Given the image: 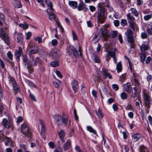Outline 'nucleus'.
Listing matches in <instances>:
<instances>
[{"instance_id":"f257e3e1","label":"nucleus","mask_w":152,"mask_h":152,"mask_svg":"<svg viewBox=\"0 0 152 152\" xmlns=\"http://www.w3.org/2000/svg\"><path fill=\"white\" fill-rule=\"evenodd\" d=\"M23 64L27 66V68L29 73H32L34 71V69L32 67V64H33L34 66H36L37 65L39 61V59L36 58L34 59L33 57L31 58L30 61H28L27 59L26 56H24L23 58Z\"/></svg>"},{"instance_id":"f03ea898","label":"nucleus","mask_w":152,"mask_h":152,"mask_svg":"<svg viewBox=\"0 0 152 152\" xmlns=\"http://www.w3.org/2000/svg\"><path fill=\"white\" fill-rule=\"evenodd\" d=\"M21 131L23 134L26 136L30 137L31 134L27 124L26 123H24L21 125Z\"/></svg>"},{"instance_id":"7ed1b4c3","label":"nucleus","mask_w":152,"mask_h":152,"mask_svg":"<svg viewBox=\"0 0 152 152\" xmlns=\"http://www.w3.org/2000/svg\"><path fill=\"white\" fill-rule=\"evenodd\" d=\"M47 5L48 7H49V8L47 9V12L48 13H49V11L51 13H50V14L49 18L51 20H54L55 19V15L53 14L52 13L53 10V5L52 3L50 2H49L47 3Z\"/></svg>"},{"instance_id":"20e7f679","label":"nucleus","mask_w":152,"mask_h":152,"mask_svg":"<svg viewBox=\"0 0 152 152\" xmlns=\"http://www.w3.org/2000/svg\"><path fill=\"white\" fill-rule=\"evenodd\" d=\"M144 95V100L147 105H148L151 103V99L149 96L148 91L146 90H144L143 91Z\"/></svg>"},{"instance_id":"39448f33","label":"nucleus","mask_w":152,"mask_h":152,"mask_svg":"<svg viewBox=\"0 0 152 152\" xmlns=\"http://www.w3.org/2000/svg\"><path fill=\"white\" fill-rule=\"evenodd\" d=\"M0 36L2 38L5 43L7 45L10 43V42L7 34L4 32L3 30L0 28Z\"/></svg>"},{"instance_id":"423d86ee","label":"nucleus","mask_w":152,"mask_h":152,"mask_svg":"<svg viewBox=\"0 0 152 152\" xmlns=\"http://www.w3.org/2000/svg\"><path fill=\"white\" fill-rule=\"evenodd\" d=\"M125 34L127 37L128 42L131 43H132L134 41V37L133 33L131 29H129Z\"/></svg>"},{"instance_id":"0eeeda50","label":"nucleus","mask_w":152,"mask_h":152,"mask_svg":"<svg viewBox=\"0 0 152 152\" xmlns=\"http://www.w3.org/2000/svg\"><path fill=\"white\" fill-rule=\"evenodd\" d=\"M66 52L69 54V55H70L73 58H76V50L75 48L71 46L67 48L66 49Z\"/></svg>"},{"instance_id":"6e6552de","label":"nucleus","mask_w":152,"mask_h":152,"mask_svg":"<svg viewBox=\"0 0 152 152\" xmlns=\"http://www.w3.org/2000/svg\"><path fill=\"white\" fill-rule=\"evenodd\" d=\"M104 12H103V10H102L101 12H99L97 17L98 21L101 23H103L105 20Z\"/></svg>"},{"instance_id":"1a4fd4ad","label":"nucleus","mask_w":152,"mask_h":152,"mask_svg":"<svg viewBox=\"0 0 152 152\" xmlns=\"http://www.w3.org/2000/svg\"><path fill=\"white\" fill-rule=\"evenodd\" d=\"M108 26V25H105L104 26L103 28H101L99 29L100 31L101 32L102 35L104 38L108 37L109 36L108 31L106 30Z\"/></svg>"},{"instance_id":"9d476101","label":"nucleus","mask_w":152,"mask_h":152,"mask_svg":"<svg viewBox=\"0 0 152 152\" xmlns=\"http://www.w3.org/2000/svg\"><path fill=\"white\" fill-rule=\"evenodd\" d=\"M102 72L103 75V78L105 79L107 77L110 79H112V76L108 72L107 70L105 68H102Z\"/></svg>"},{"instance_id":"9b49d317","label":"nucleus","mask_w":152,"mask_h":152,"mask_svg":"<svg viewBox=\"0 0 152 152\" xmlns=\"http://www.w3.org/2000/svg\"><path fill=\"white\" fill-rule=\"evenodd\" d=\"M133 79L134 81V84L135 86V87H134L133 89L135 91L134 93H137V91H139L140 88V85L136 77H134Z\"/></svg>"},{"instance_id":"f8f14e48","label":"nucleus","mask_w":152,"mask_h":152,"mask_svg":"<svg viewBox=\"0 0 152 152\" xmlns=\"http://www.w3.org/2000/svg\"><path fill=\"white\" fill-rule=\"evenodd\" d=\"M6 145H10V146H13L14 145V142L11 140L10 138L7 137L4 140Z\"/></svg>"},{"instance_id":"ddd939ff","label":"nucleus","mask_w":152,"mask_h":152,"mask_svg":"<svg viewBox=\"0 0 152 152\" xmlns=\"http://www.w3.org/2000/svg\"><path fill=\"white\" fill-rule=\"evenodd\" d=\"M77 9L79 11L83 10L85 11L88 10V8L86 7V4L83 3H80L79 4Z\"/></svg>"},{"instance_id":"4468645a","label":"nucleus","mask_w":152,"mask_h":152,"mask_svg":"<svg viewBox=\"0 0 152 152\" xmlns=\"http://www.w3.org/2000/svg\"><path fill=\"white\" fill-rule=\"evenodd\" d=\"M58 133L60 139L61 141L63 143H64V139L65 135L64 131L63 130H61Z\"/></svg>"},{"instance_id":"2eb2a0df","label":"nucleus","mask_w":152,"mask_h":152,"mask_svg":"<svg viewBox=\"0 0 152 152\" xmlns=\"http://www.w3.org/2000/svg\"><path fill=\"white\" fill-rule=\"evenodd\" d=\"M29 54H35L37 53L38 52L37 48L35 46H32L29 49Z\"/></svg>"},{"instance_id":"dca6fc26","label":"nucleus","mask_w":152,"mask_h":152,"mask_svg":"<svg viewBox=\"0 0 152 152\" xmlns=\"http://www.w3.org/2000/svg\"><path fill=\"white\" fill-rule=\"evenodd\" d=\"M141 137V134L136 133L133 135L132 141L133 142H136Z\"/></svg>"},{"instance_id":"f3484780","label":"nucleus","mask_w":152,"mask_h":152,"mask_svg":"<svg viewBox=\"0 0 152 152\" xmlns=\"http://www.w3.org/2000/svg\"><path fill=\"white\" fill-rule=\"evenodd\" d=\"M2 123L5 127L8 129L10 127L11 124L10 122L7 119L5 118L3 120Z\"/></svg>"},{"instance_id":"a211bd4d","label":"nucleus","mask_w":152,"mask_h":152,"mask_svg":"<svg viewBox=\"0 0 152 152\" xmlns=\"http://www.w3.org/2000/svg\"><path fill=\"white\" fill-rule=\"evenodd\" d=\"M22 53V49L21 47H19L18 50H17L15 53V56L16 58L19 59V58L21 56V54Z\"/></svg>"},{"instance_id":"6ab92c4d","label":"nucleus","mask_w":152,"mask_h":152,"mask_svg":"<svg viewBox=\"0 0 152 152\" xmlns=\"http://www.w3.org/2000/svg\"><path fill=\"white\" fill-rule=\"evenodd\" d=\"M131 84L129 83H128L124 84L123 86L124 89L125 91L128 92H129L131 90Z\"/></svg>"},{"instance_id":"aec40b11","label":"nucleus","mask_w":152,"mask_h":152,"mask_svg":"<svg viewBox=\"0 0 152 152\" xmlns=\"http://www.w3.org/2000/svg\"><path fill=\"white\" fill-rule=\"evenodd\" d=\"M39 122L41 126V134H44L45 131V123L43 121L40 120H39Z\"/></svg>"},{"instance_id":"412c9836","label":"nucleus","mask_w":152,"mask_h":152,"mask_svg":"<svg viewBox=\"0 0 152 152\" xmlns=\"http://www.w3.org/2000/svg\"><path fill=\"white\" fill-rule=\"evenodd\" d=\"M70 147V142L68 140L63 146L64 150V151L69 149Z\"/></svg>"},{"instance_id":"4be33fe9","label":"nucleus","mask_w":152,"mask_h":152,"mask_svg":"<svg viewBox=\"0 0 152 152\" xmlns=\"http://www.w3.org/2000/svg\"><path fill=\"white\" fill-rule=\"evenodd\" d=\"M17 42L18 43H21L23 40V35L21 33H18L17 34Z\"/></svg>"},{"instance_id":"5701e85b","label":"nucleus","mask_w":152,"mask_h":152,"mask_svg":"<svg viewBox=\"0 0 152 152\" xmlns=\"http://www.w3.org/2000/svg\"><path fill=\"white\" fill-rule=\"evenodd\" d=\"M146 30L148 34L152 35V24H148L147 25Z\"/></svg>"},{"instance_id":"b1692460","label":"nucleus","mask_w":152,"mask_h":152,"mask_svg":"<svg viewBox=\"0 0 152 152\" xmlns=\"http://www.w3.org/2000/svg\"><path fill=\"white\" fill-rule=\"evenodd\" d=\"M62 122L63 123L66 124H67L68 120V115L65 114H63L62 117Z\"/></svg>"},{"instance_id":"393cba45","label":"nucleus","mask_w":152,"mask_h":152,"mask_svg":"<svg viewBox=\"0 0 152 152\" xmlns=\"http://www.w3.org/2000/svg\"><path fill=\"white\" fill-rule=\"evenodd\" d=\"M127 17L128 19L129 22L130 23L133 22L135 20L134 18L132 16L130 13H129L127 15Z\"/></svg>"},{"instance_id":"a878e982","label":"nucleus","mask_w":152,"mask_h":152,"mask_svg":"<svg viewBox=\"0 0 152 152\" xmlns=\"http://www.w3.org/2000/svg\"><path fill=\"white\" fill-rule=\"evenodd\" d=\"M99 91L101 96H102V92L106 94H107V90L104 86L101 87V88L99 89Z\"/></svg>"},{"instance_id":"bb28decb","label":"nucleus","mask_w":152,"mask_h":152,"mask_svg":"<svg viewBox=\"0 0 152 152\" xmlns=\"http://www.w3.org/2000/svg\"><path fill=\"white\" fill-rule=\"evenodd\" d=\"M139 148V152H149L147 148L144 145L140 146Z\"/></svg>"},{"instance_id":"cd10ccee","label":"nucleus","mask_w":152,"mask_h":152,"mask_svg":"<svg viewBox=\"0 0 152 152\" xmlns=\"http://www.w3.org/2000/svg\"><path fill=\"white\" fill-rule=\"evenodd\" d=\"M104 3H100L98 4V6L99 10V12H101V10H103V12H104Z\"/></svg>"},{"instance_id":"c85d7f7f","label":"nucleus","mask_w":152,"mask_h":152,"mask_svg":"<svg viewBox=\"0 0 152 152\" xmlns=\"http://www.w3.org/2000/svg\"><path fill=\"white\" fill-rule=\"evenodd\" d=\"M87 130L89 131L90 132L93 133L94 134H96L97 136V135L96 134V131L94 130L91 126H87Z\"/></svg>"},{"instance_id":"c756f323","label":"nucleus","mask_w":152,"mask_h":152,"mask_svg":"<svg viewBox=\"0 0 152 152\" xmlns=\"http://www.w3.org/2000/svg\"><path fill=\"white\" fill-rule=\"evenodd\" d=\"M130 11L132 12V13L135 16H137L138 15V12L134 8H131L130 9Z\"/></svg>"},{"instance_id":"7c9ffc66","label":"nucleus","mask_w":152,"mask_h":152,"mask_svg":"<svg viewBox=\"0 0 152 152\" xmlns=\"http://www.w3.org/2000/svg\"><path fill=\"white\" fill-rule=\"evenodd\" d=\"M140 49L142 51H145L148 49V46L145 44H143L140 46Z\"/></svg>"},{"instance_id":"2f4dec72","label":"nucleus","mask_w":152,"mask_h":152,"mask_svg":"<svg viewBox=\"0 0 152 152\" xmlns=\"http://www.w3.org/2000/svg\"><path fill=\"white\" fill-rule=\"evenodd\" d=\"M62 118L61 116L59 115H56L55 116V119L57 122L58 125L61 124V120Z\"/></svg>"},{"instance_id":"473e14b6","label":"nucleus","mask_w":152,"mask_h":152,"mask_svg":"<svg viewBox=\"0 0 152 152\" xmlns=\"http://www.w3.org/2000/svg\"><path fill=\"white\" fill-rule=\"evenodd\" d=\"M129 26L134 31L135 30H137L138 29V28L137 27L136 24H135L133 22L130 23L129 24Z\"/></svg>"},{"instance_id":"72a5a7b5","label":"nucleus","mask_w":152,"mask_h":152,"mask_svg":"<svg viewBox=\"0 0 152 152\" xmlns=\"http://www.w3.org/2000/svg\"><path fill=\"white\" fill-rule=\"evenodd\" d=\"M116 69L118 72L121 71L122 70V64L121 62H118L116 65Z\"/></svg>"},{"instance_id":"f704fd0d","label":"nucleus","mask_w":152,"mask_h":152,"mask_svg":"<svg viewBox=\"0 0 152 152\" xmlns=\"http://www.w3.org/2000/svg\"><path fill=\"white\" fill-rule=\"evenodd\" d=\"M69 4L73 8L75 9L76 8V2L75 1H69Z\"/></svg>"},{"instance_id":"c9c22d12","label":"nucleus","mask_w":152,"mask_h":152,"mask_svg":"<svg viewBox=\"0 0 152 152\" xmlns=\"http://www.w3.org/2000/svg\"><path fill=\"white\" fill-rule=\"evenodd\" d=\"M4 21V17L3 15L0 13V25L2 26Z\"/></svg>"},{"instance_id":"e433bc0d","label":"nucleus","mask_w":152,"mask_h":152,"mask_svg":"<svg viewBox=\"0 0 152 152\" xmlns=\"http://www.w3.org/2000/svg\"><path fill=\"white\" fill-rule=\"evenodd\" d=\"M97 115L99 118H102L103 117V114L99 109L98 112L97 113Z\"/></svg>"},{"instance_id":"4c0bfd02","label":"nucleus","mask_w":152,"mask_h":152,"mask_svg":"<svg viewBox=\"0 0 152 152\" xmlns=\"http://www.w3.org/2000/svg\"><path fill=\"white\" fill-rule=\"evenodd\" d=\"M127 94L125 92H123L121 94V97L122 99H126L127 98Z\"/></svg>"},{"instance_id":"58836bf2","label":"nucleus","mask_w":152,"mask_h":152,"mask_svg":"<svg viewBox=\"0 0 152 152\" xmlns=\"http://www.w3.org/2000/svg\"><path fill=\"white\" fill-rule=\"evenodd\" d=\"M76 81L75 80H73L72 84V87L75 93L76 92Z\"/></svg>"},{"instance_id":"ea45409f","label":"nucleus","mask_w":152,"mask_h":152,"mask_svg":"<svg viewBox=\"0 0 152 152\" xmlns=\"http://www.w3.org/2000/svg\"><path fill=\"white\" fill-rule=\"evenodd\" d=\"M13 90L16 92H18L19 91V89L18 86L17 85L16 83L13 84Z\"/></svg>"},{"instance_id":"a19ab883","label":"nucleus","mask_w":152,"mask_h":152,"mask_svg":"<svg viewBox=\"0 0 152 152\" xmlns=\"http://www.w3.org/2000/svg\"><path fill=\"white\" fill-rule=\"evenodd\" d=\"M126 109L128 110H130L134 111V109L131 104H129L126 107Z\"/></svg>"},{"instance_id":"79ce46f5","label":"nucleus","mask_w":152,"mask_h":152,"mask_svg":"<svg viewBox=\"0 0 152 152\" xmlns=\"http://www.w3.org/2000/svg\"><path fill=\"white\" fill-rule=\"evenodd\" d=\"M19 26L23 28L24 29H26L28 28V25L27 24L25 23L24 24H20Z\"/></svg>"},{"instance_id":"37998d69","label":"nucleus","mask_w":152,"mask_h":152,"mask_svg":"<svg viewBox=\"0 0 152 152\" xmlns=\"http://www.w3.org/2000/svg\"><path fill=\"white\" fill-rule=\"evenodd\" d=\"M121 24L122 26H125L127 24V21L124 19H122L121 21Z\"/></svg>"},{"instance_id":"c03bdc74","label":"nucleus","mask_w":152,"mask_h":152,"mask_svg":"<svg viewBox=\"0 0 152 152\" xmlns=\"http://www.w3.org/2000/svg\"><path fill=\"white\" fill-rule=\"evenodd\" d=\"M152 14L145 15L144 17V19L145 20H148L152 18Z\"/></svg>"},{"instance_id":"a18cd8bd","label":"nucleus","mask_w":152,"mask_h":152,"mask_svg":"<svg viewBox=\"0 0 152 152\" xmlns=\"http://www.w3.org/2000/svg\"><path fill=\"white\" fill-rule=\"evenodd\" d=\"M50 65L52 67H57L58 66V64L57 61H54L51 62Z\"/></svg>"},{"instance_id":"49530a36","label":"nucleus","mask_w":152,"mask_h":152,"mask_svg":"<svg viewBox=\"0 0 152 152\" xmlns=\"http://www.w3.org/2000/svg\"><path fill=\"white\" fill-rule=\"evenodd\" d=\"M9 79L10 83L12 84L16 83L15 80L13 77H9Z\"/></svg>"},{"instance_id":"de8ad7c7","label":"nucleus","mask_w":152,"mask_h":152,"mask_svg":"<svg viewBox=\"0 0 152 152\" xmlns=\"http://www.w3.org/2000/svg\"><path fill=\"white\" fill-rule=\"evenodd\" d=\"M140 57L141 61L142 62H144L146 58V56L145 55L144 53H142L140 55Z\"/></svg>"},{"instance_id":"09e8293b","label":"nucleus","mask_w":152,"mask_h":152,"mask_svg":"<svg viewBox=\"0 0 152 152\" xmlns=\"http://www.w3.org/2000/svg\"><path fill=\"white\" fill-rule=\"evenodd\" d=\"M50 55H52L53 57L54 58L57 57V52L55 51H52L50 53Z\"/></svg>"},{"instance_id":"8fccbe9b","label":"nucleus","mask_w":152,"mask_h":152,"mask_svg":"<svg viewBox=\"0 0 152 152\" xmlns=\"http://www.w3.org/2000/svg\"><path fill=\"white\" fill-rule=\"evenodd\" d=\"M34 39L35 40L37 41L39 43H40L42 42V39L41 38L39 37H35Z\"/></svg>"},{"instance_id":"3c124183","label":"nucleus","mask_w":152,"mask_h":152,"mask_svg":"<svg viewBox=\"0 0 152 152\" xmlns=\"http://www.w3.org/2000/svg\"><path fill=\"white\" fill-rule=\"evenodd\" d=\"M7 137L4 135L3 133L0 134V140L2 141L5 140Z\"/></svg>"},{"instance_id":"603ef678","label":"nucleus","mask_w":152,"mask_h":152,"mask_svg":"<svg viewBox=\"0 0 152 152\" xmlns=\"http://www.w3.org/2000/svg\"><path fill=\"white\" fill-rule=\"evenodd\" d=\"M115 53L113 51H109L107 55L113 57L115 56Z\"/></svg>"},{"instance_id":"864d4df0","label":"nucleus","mask_w":152,"mask_h":152,"mask_svg":"<svg viewBox=\"0 0 152 152\" xmlns=\"http://www.w3.org/2000/svg\"><path fill=\"white\" fill-rule=\"evenodd\" d=\"M112 86L113 89L115 91H117L118 89V86L116 84H113Z\"/></svg>"},{"instance_id":"5fc2aeb1","label":"nucleus","mask_w":152,"mask_h":152,"mask_svg":"<svg viewBox=\"0 0 152 152\" xmlns=\"http://www.w3.org/2000/svg\"><path fill=\"white\" fill-rule=\"evenodd\" d=\"M58 42L57 40L56 39H53L51 41V44L53 46H54L57 44Z\"/></svg>"},{"instance_id":"6e6d98bb","label":"nucleus","mask_w":152,"mask_h":152,"mask_svg":"<svg viewBox=\"0 0 152 152\" xmlns=\"http://www.w3.org/2000/svg\"><path fill=\"white\" fill-rule=\"evenodd\" d=\"M7 55L8 58L12 60L13 55L10 51H8L7 53Z\"/></svg>"},{"instance_id":"4d7b16f0","label":"nucleus","mask_w":152,"mask_h":152,"mask_svg":"<svg viewBox=\"0 0 152 152\" xmlns=\"http://www.w3.org/2000/svg\"><path fill=\"white\" fill-rule=\"evenodd\" d=\"M29 96L30 98L34 101H36V99L34 95L30 93Z\"/></svg>"},{"instance_id":"13d9d810","label":"nucleus","mask_w":152,"mask_h":152,"mask_svg":"<svg viewBox=\"0 0 152 152\" xmlns=\"http://www.w3.org/2000/svg\"><path fill=\"white\" fill-rule=\"evenodd\" d=\"M77 56L78 57H81V50L80 46H79V50L77 52Z\"/></svg>"},{"instance_id":"bf43d9fd","label":"nucleus","mask_w":152,"mask_h":152,"mask_svg":"<svg viewBox=\"0 0 152 152\" xmlns=\"http://www.w3.org/2000/svg\"><path fill=\"white\" fill-rule=\"evenodd\" d=\"M141 37L143 39L146 38L147 37V35L145 33H142L141 34Z\"/></svg>"},{"instance_id":"052dcab7","label":"nucleus","mask_w":152,"mask_h":152,"mask_svg":"<svg viewBox=\"0 0 152 152\" xmlns=\"http://www.w3.org/2000/svg\"><path fill=\"white\" fill-rule=\"evenodd\" d=\"M31 32H28L26 34V39L27 40H28L30 39V37H31Z\"/></svg>"},{"instance_id":"680f3d73","label":"nucleus","mask_w":152,"mask_h":152,"mask_svg":"<svg viewBox=\"0 0 152 152\" xmlns=\"http://www.w3.org/2000/svg\"><path fill=\"white\" fill-rule=\"evenodd\" d=\"M56 73L57 76L60 78H62V76L60 72L58 70L56 71Z\"/></svg>"},{"instance_id":"e2e57ef3","label":"nucleus","mask_w":152,"mask_h":152,"mask_svg":"<svg viewBox=\"0 0 152 152\" xmlns=\"http://www.w3.org/2000/svg\"><path fill=\"white\" fill-rule=\"evenodd\" d=\"M95 62L97 63H99L100 62V59L98 56H96L94 58Z\"/></svg>"},{"instance_id":"0e129e2a","label":"nucleus","mask_w":152,"mask_h":152,"mask_svg":"<svg viewBox=\"0 0 152 152\" xmlns=\"http://www.w3.org/2000/svg\"><path fill=\"white\" fill-rule=\"evenodd\" d=\"M143 3V1L142 0H137V5L140 6L142 5Z\"/></svg>"},{"instance_id":"69168bd1","label":"nucleus","mask_w":152,"mask_h":152,"mask_svg":"<svg viewBox=\"0 0 152 152\" xmlns=\"http://www.w3.org/2000/svg\"><path fill=\"white\" fill-rule=\"evenodd\" d=\"M89 9L91 12H94L96 10L95 7L92 5L89 6Z\"/></svg>"},{"instance_id":"338daca9","label":"nucleus","mask_w":152,"mask_h":152,"mask_svg":"<svg viewBox=\"0 0 152 152\" xmlns=\"http://www.w3.org/2000/svg\"><path fill=\"white\" fill-rule=\"evenodd\" d=\"M114 25L116 26H118L119 24V21L118 20H115L114 22Z\"/></svg>"},{"instance_id":"774afa93","label":"nucleus","mask_w":152,"mask_h":152,"mask_svg":"<svg viewBox=\"0 0 152 152\" xmlns=\"http://www.w3.org/2000/svg\"><path fill=\"white\" fill-rule=\"evenodd\" d=\"M152 79V75H148L147 77V79L148 81H149Z\"/></svg>"}]
</instances>
